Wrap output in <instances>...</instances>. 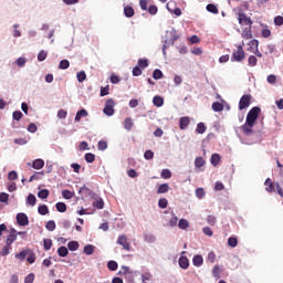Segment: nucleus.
Wrapping results in <instances>:
<instances>
[{
    "label": "nucleus",
    "instance_id": "obj_1",
    "mask_svg": "<svg viewBox=\"0 0 283 283\" xmlns=\"http://www.w3.org/2000/svg\"><path fill=\"white\" fill-rule=\"evenodd\" d=\"M261 112H262V109H260V107H258V106L252 107L248 112L245 122H248L249 125H255Z\"/></svg>",
    "mask_w": 283,
    "mask_h": 283
},
{
    "label": "nucleus",
    "instance_id": "obj_2",
    "mask_svg": "<svg viewBox=\"0 0 283 283\" xmlns=\"http://www.w3.org/2000/svg\"><path fill=\"white\" fill-rule=\"evenodd\" d=\"M264 185H265V191L268 193L275 192V187H276V191H277L279 196H281V198H283V189H282V187H280V184L275 185V184H273V180H271V178H268V179H265Z\"/></svg>",
    "mask_w": 283,
    "mask_h": 283
},
{
    "label": "nucleus",
    "instance_id": "obj_3",
    "mask_svg": "<svg viewBox=\"0 0 283 283\" xmlns=\"http://www.w3.org/2000/svg\"><path fill=\"white\" fill-rule=\"evenodd\" d=\"M247 59V53L244 52V48L242 45H238L237 50L233 51L231 61L232 63H242Z\"/></svg>",
    "mask_w": 283,
    "mask_h": 283
},
{
    "label": "nucleus",
    "instance_id": "obj_4",
    "mask_svg": "<svg viewBox=\"0 0 283 283\" xmlns=\"http://www.w3.org/2000/svg\"><path fill=\"white\" fill-rule=\"evenodd\" d=\"M116 105V102H114L113 98H108L106 102H105V106H104V109H103V113L106 115V116H114V106Z\"/></svg>",
    "mask_w": 283,
    "mask_h": 283
},
{
    "label": "nucleus",
    "instance_id": "obj_5",
    "mask_svg": "<svg viewBox=\"0 0 283 283\" xmlns=\"http://www.w3.org/2000/svg\"><path fill=\"white\" fill-rule=\"evenodd\" d=\"M238 21L239 25H248V28H251L253 25V20H251V18L244 12H239Z\"/></svg>",
    "mask_w": 283,
    "mask_h": 283
},
{
    "label": "nucleus",
    "instance_id": "obj_6",
    "mask_svg": "<svg viewBox=\"0 0 283 283\" xmlns=\"http://www.w3.org/2000/svg\"><path fill=\"white\" fill-rule=\"evenodd\" d=\"M117 244L123 247L124 251H132V243H129V240H127V235L125 234L118 237Z\"/></svg>",
    "mask_w": 283,
    "mask_h": 283
},
{
    "label": "nucleus",
    "instance_id": "obj_7",
    "mask_svg": "<svg viewBox=\"0 0 283 283\" xmlns=\"http://www.w3.org/2000/svg\"><path fill=\"white\" fill-rule=\"evenodd\" d=\"M253 97L251 96V94H245L243 95L240 101H239V109H247V107H249V105H251V99Z\"/></svg>",
    "mask_w": 283,
    "mask_h": 283
},
{
    "label": "nucleus",
    "instance_id": "obj_8",
    "mask_svg": "<svg viewBox=\"0 0 283 283\" xmlns=\"http://www.w3.org/2000/svg\"><path fill=\"white\" fill-rule=\"evenodd\" d=\"M15 219H17V223L19 224V227H28V224H30L28 214H25L23 212L18 213Z\"/></svg>",
    "mask_w": 283,
    "mask_h": 283
},
{
    "label": "nucleus",
    "instance_id": "obj_9",
    "mask_svg": "<svg viewBox=\"0 0 283 283\" xmlns=\"http://www.w3.org/2000/svg\"><path fill=\"white\" fill-rule=\"evenodd\" d=\"M17 238H18L17 229L12 228L10 230L9 235L7 237L6 244H8V247H12V243L17 242Z\"/></svg>",
    "mask_w": 283,
    "mask_h": 283
},
{
    "label": "nucleus",
    "instance_id": "obj_10",
    "mask_svg": "<svg viewBox=\"0 0 283 283\" xmlns=\"http://www.w3.org/2000/svg\"><path fill=\"white\" fill-rule=\"evenodd\" d=\"M254 126L255 124H249V122L245 120V123L241 126V130L243 134H245V136H251V134H253Z\"/></svg>",
    "mask_w": 283,
    "mask_h": 283
},
{
    "label": "nucleus",
    "instance_id": "obj_11",
    "mask_svg": "<svg viewBox=\"0 0 283 283\" xmlns=\"http://www.w3.org/2000/svg\"><path fill=\"white\" fill-rule=\"evenodd\" d=\"M191 123V119L189 117L184 116L179 119V129H185L186 127H189Z\"/></svg>",
    "mask_w": 283,
    "mask_h": 283
},
{
    "label": "nucleus",
    "instance_id": "obj_12",
    "mask_svg": "<svg viewBox=\"0 0 283 283\" xmlns=\"http://www.w3.org/2000/svg\"><path fill=\"white\" fill-rule=\"evenodd\" d=\"M179 266L180 269L187 270L189 269V259L187 256L179 258Z\"/></svg>",
    "mask_w": 283,
    "mask_h": 283
},
{
    "label": "nucleus",
    "instance_id": "obj_13",
    "mask_svg": "<svg viewBox=\"0 0 283 283\" xmlns=\"http://www.w3.org/2000/svg\"><path fill=\"white\" fill-rule=\"evenodd\" d=\"M242 39L249 41V39H253V33L251 32V27L245 28L241 33Z\"/></svg>",
    "mask_w": 283,
    "mask_h": 283
},
{
    "label": "nucleus",
    "instance_id": "obj_14",
    "mask_svg": "<svg viewBox=\"0 0 283 283\" xmlns=\"http://www.w3.org/2000/svg\"><path fill=\"white\" fill-rule=\"evenodd\" d=\"M192 263H193V266H202V264L205 263V259H202V255L197 254L193 256Z\"/></svg>",
    "mask_w": 283,
    "mask_h": 283
},
{
    "label": "nucleus",
    "instance_id": "obj_15",
    "mask_svg": "<svg viewBox=\"0 0 283 283\" xmlns=\"http://www.w3.org/2000/svg\"><path fill=\"white\" fill-rule=\"evenodd\" d=\"M33 169H43L45 167V161L43 159H35L32 163Z\"/></svg>",
    "mask_w": 283,
    "mask_h": 283
},
{
    "label": "nucleus",
    "instance_id": "obj_16",
    "mask_svg": "<svg viewBox=\"0 0 283 283\" xmlns=\"http://www.w3.org/2000/svg\"><path fill=\"white\" fill-rule=\"evenodd\" d=\"M124 14H125V17H127V19H132V17H134V14H135L134 7L126 6L124 8Z\"/></svg>",
    "mask_w": 283,
    "mask_h": 283
},
{
    "label": "nucleus",
    "instance_id": "obj_17",
    "mask_svg": "<svg viewBox=\"0 0 283 283\" xmlns=\"http://www.w3.org/2000/svg\"><path fill=\"white\" fill-rule=\"evenodd\" d=\"M134 127V120H132V117H127L124 120V129L127 132H132V128Z\"/></svg>",
    "mask_w": 283,
    "mask_h": 283
},
{
    "label": "nucleus",
    "instance_id": "obj_18",
    "mask_svg": "<svg viewBox=\"0 0 283 283\" xmlns=\"http://www.w3.org/2000/svg\"><path fill=\"white\" fill-rule=\"evenodd\" d=\"M153 104L155 107H163V105H165V99L161 96H155L153 98Z\"/></svg>",
    "mask_w": 283,
    "mask_h": 283
},
{
    "label": "nucleus",
    "instance_id": "obj_19",
    "mask_svg": "<svg viewBox=\"0 0 283 283\" xmlns=\"http://www.w3.org/2000/svg\"><path fill=\"white\" fill-rule=\"evenodd\" d=\"M38 213H40V216H48V213H50V209L46 205H41L38 207Z\"/></svg>",
    "mask_w": 283,
    "mask_h": 283
},
{
    "label": "nucleus",
    "instance_id": "obj_20",
    "mask_svg": "<svg viewBox=\"0 0 283 283\" xmlns=\"http://www.w3.org/2000/svg\"><path fill=\"white\" fill-rule=\"evenodd\" d=\"M10 251H12V245L6 244V245L2 248V250L0 251V255H1L2 258H6V256L10 255Z\"/></svg>",
    "mask_w": 283,
    "mask_h": 283
},
{
    "label": "nucleus",
    "instance_id": "obj_21",
    "mask_svg": "<svg viewBox=\"0 0 283 283\" xmlns=\"http://www.w3.org/2000/svg\"><path fill=\"white\" fill-rule=\"evenodd\" d=\"M137 66L142 70H145L146 67H149V60L139 59L138 62H137Z\"/></svg>",
    "mask_w": 283,
    "mask_h": 283
},
{
    "label": "nucleus",
    "instance_id": "obj_22",
    "mask_svg": "<svg viewBox=\"0 0 283 283\" xmlns=\"http://www.w3.org/2000/svg\"><path fill=\"white\" fill-rule=\"evenodd\" d=\"M206 10H207L208 12H211V14H218V13L220 12V11L218 10V7H217L216 4H213V3L207 4Z\"/></svg>",
    "mask_w": 283,
    "mask_h": 283
},
{
    "label": "nucleus",
    "instance_id": "obj_23",
    "mask_svg": "<svg viewBox=\"0 0 283 283\" xmlns=\"http://www.w3.org/2000/svg\"><path fill=\"white\" fill-rule=\"evenodd\" d=\"M55 208L60 213H65L67 211V205H65V202H57Z\"/></svg>",
    "mask_w": 283,
    "mask_h": 283
},
{
    "label": "nucleus",
    "instance_id": "obj_24",
    "mask_svg": "<svg viewBox=\"0 0 283 283\" xmlns=\"http://www.w3.org/2000/svg\"><path fill=\"white\" fill-rule=\"evenodd\" d=\"M85 116H87L86 109L78 111L75 115V122L78 123L81 120V118H85Z\"/></svg>",
    "mask_w": 283,
    "mask_h": 283
},
{
    "label": "nucleus",
    "instance_id": "obj_25",
    "mask_svg": "<svg viewBox=\"0 0 283 283\" xmlns=\"http://www.w3.org/2000/svg\"><path fill=\"white\" fill-rule=\"evenodd\" d=\"M69 253L70 251L63 245L57 249V254L60 255V258H67Z\"/></svg>",
    "mask_w": 283,
    "mask_h": 283
},
{
    "label": "nucleus",
    "instance_id": "obj_26",
    "mask_svg": "<svg viewBox=\"0 0 283 283\" xmlns=\"http://www.w3.org/2000/svg\"><path fill=\"white\" fill-rule=\"evenodd\" d=\"M50 196V190L42 189L38 192V198H41V200H45Z\"/></svg>",
    "mask_w": 283,
    "mask_h": 283
},
{
    "label": "nucleus",
    "instance_id": "obj_27",
    "mask_svg": "<svg viewBox=\"0 0 283 283\" xmlns=\"http://www.w3.org/2000/svg\"><path fill=\"white\" fill-rule=\"evenodd\" d=\"M168 191H169V184H161L157 189V193H167Z\"/></svg>",
    "mask_w": 283,
    "mask_h": 283
},
{
    "label": "nucleus",
    "instance_id": "obj_28",
    "mask_svg": "<svg viewBox=\"0 0 283 283\" xmlns=\"http://www.w3.org/2000/svg\"><path fill=\"white\" fill-rule=\"evenodd\" d=\"M211 165H213V167H218V165H220V155L219 154H212Z\"/></svg>",
    "mask_w": 283,
    "mask_h": 283
},
{
    "label": "nucleus",
    "instance_id": "obj_29",
    "mask_svg": "<svg viewBox=\"0 0 283 283\" xmlns=\"http://www.w3.org/2000/svg\"><path fill=\"white\" fill-rule=\"evenodd\" d=\"M41 176H45L43 171L35 172L29 178V182H34V180H41Z\"/></svg>",
    "mask_w": 283,
    "mask_h": 283
},
{
    "label": "nucleus",
    "instance_id": "obj_30",
    "mask_svg": "<svg viewBox=\"0 0 283 283\" xmlns=\"http://www.w3.org/2000/svg\"><path fill=\"white\" fill-rule=\"evenodd\" d=\"M228 247H231V249H235V247H238V238L230 237L228 239Z\"/></svg>",
    "mask_w": 283,
    "mask_h": 283
},
{
    "label": "nucleus",
    "instance_id": "obj_31",
    "mask_svg": "<svg viewBox=\"0 0 283 283\" xmlns=\"http://www.w3.org/2000/svg\"><path fill=\"white\" fill-rule=\"evenodd\" d=\"M212 109L213 112H222L224 109V105H222L220 102H214L212 104Z\"/></svg>",
    "mask_w": 283,
    "mask_h": 283
},
{
    "label": "nucleus",
    "instance_id": "obj_32",
    "mask_svg": "<svg viewBox=\"0 0 283 283\" xmlns=\"http://www.w3.org/2000/svg\"><path fill=\"white\" fill-rule=\"evenodd\" d=\"M205 132H207V126L205 125V123L197 124L196 133L205 134Z\"/></svg>",
    "mask_w": 283,
    "mask_h": 283
},
{
    "label": "nucleus",
    "instance_id": "obj_33",
    "mask_svg": "<svg viewBox=\"0 0 283 283\" xmlns=\"http://www.w3.org/2000/svg\"><path fill=\"white\" fill-rule=\"evenodd\" d=\"M248 65L250 67H255V65H258V57H255L254 55H250L248 59Z\"/></svg>",
    "mask_w": 283,
    "mask_h": 283
},
{
    "label": "nucleus",
    "instance_id": "obj_34",
    "mask_svg": "<svg viewBox=\"0 0 283 283\" xmlns=\"http://www.w3.org/2000/svg\"><path fill=\"white\" fill-rule=\"evenodd\" d=\"M27 202L30 205V207H34V205H36V197L32 193H30L27 197Z\"/></svg>",
    "mask_w": 283,
    "mask_h": 283
},
{
    "label": "nucleus",
    "instance_id": "obj_35",
    "mask_svg": "<svg viewBox=\"0 0 283 283\" xmlns=\"http://www.w3.org/2000/svg\"><path fill=\"white\" fill-rule=\"evenodd\" d=\"M45 229L48 231H54L56 229V222H54V220L48 221L45 224Z\"/></svg>",
    "mask_w": 283,
    "mask_h": 283
},
{
    "label": "nucleus",
    "instance_id": "obj_36",
    "mask_svg": "<svg viewBox=\"0 0 283 283\" xmlns=\"http://www.w3.org/2000/svg\"><path fill=\"white\" fill-rule=\"evenodd\" d=\"M163 76L164 74H163V71H160V69H157L153 72V78H155V81H160Z\"/></svg>",
    "mask_w": 283,
    "mask_h": 283
},
{
    "label": "nucleus",
    "instance_id": "obj_37",
    "mask_svg": "<svg viewBox=\"0 0 283 283\" xmlns=\"http://www.w3.org/2000/svg\"><path fill=\"white\" fill-rule=\"evenodd\" d=\"M168 205H169V201L167 200V198H161L158 201L159 209H167Z\"/></svg>",
    "mask_w": 283,
    "mask_h": 283
},
{
    "label": "nucleus",
    "instance_id": "obj_38",
    "mask_svg": "<svg viewBox=\"0 0 283 283\" xmlns=\"http://www.w3.org/2000/svg\"><path fill=\"white\" fill-rule=\"evenodd\" d=\"M67 249H69V251H77V249H78V242H76V241H70V242L67 243Z\"/></svg>",
    "mask_w": 283,
    "mask_h": 283
},
{
    "label": "nucleus",
    "instance_id": "obj_39",
    "mask_svg": "<svg viewBox=\"0 0 283 283\" xmlns=\"http://www.w3.org/2000/svg\"><path fill=\"white\" fill-rule=\"evenodd\" d=\"M84 253L86 255H94V245L87 244L84 247Z\"/></svg>",
    "mask_w": 283,
    "mask_h": 283
},
{
    "label": "nucleus",
    "instance_id": "obj_40",
    "mask_svg": "<svg viewBox=\"0 0 283 283\" xmlns=\"http://www.w3.org/2000/svg\"><path fill=\"white\" fill-rule=\"evenodd\" d=\"M43 248L45 251H50L52 249V239H44Z\"/></svg>",
    "mask_w": 283,
    "mask_h": 283
},
{
    "label": "nucleus",
    "instance_id": "obj_41",
    "mask_svg": "<svg viewBox=\"0 0 283 283\" xmlns=\"http://www.w3.org/2000/svg\"><path fill=\"white\" fill-rule=\"evenodd\" d=\"M86 163H94L96 160V155L95 154H92V153H87L85 156H84Z\"/></svg>",
    "mask_w": 283,
    "mask_h": 283
},
{
    "label": "nucleus",
    "instance_id": "obj_42",
    "mask_svg": "<svg viewBox=\"0 0 283 283\" xmlns=\"http://www.w3.org/2000/svg\"><path fill=\"white\" fill-rule=\"evenodd\" d=\"M161 178H164V180H169V178H171V170L169 169H164L161 171Z\"/></svg>",
    "mask_w": 283,
    "mask_h": 283
},
{
    "label": "nucleus",
    "instance_id": "obj_43",
    "mask_svg": "<svg viewBox=\"0 0 283 283\" xmlns=\"http://www.w3.org/2000/svg\"><path fill=\"white\" fill-rule=\"evenodd\" d=\"M205 159L202 158V157H197L196 159H195V167H198V168H200V167H205Z\"/></svg>",
    "mask_w": 283,
    "mask_h": 283
},
{
    "label": "nucleus",
    "instance_id": "obj_44",
    "mask_svg": "<svg viewBox=\"0 0 283 283\" xmlns=\"http://www.w3.org/2000/svg\"><path fill=\"white\" fill-rule=\"evenodd\" d=\"M179 229H182L185 231V229L189 228V221H187L186 219H181L178 223Z\"/></svg>",
    "mask_w": 283,
    "mask_h": 283
},
{
    "label": "nucleus",
    "instance_id": "obj_45",
    "mask_svg": "<svg viewBox=\"0 0 283 283\" xmlns=\"http://www.w3.org/2000/svg\"><path fill=\"white\" fill-rule=\"evenodd\" d=\"M76 78L78 81V83H83V81H85V78H87V75L85 74V71H81L76 74Z\"/></svg>",
    "mask_w": 283,
    "mask_h": 283
},
{
    "label": "nucleus",
    "instance_id": "obj_46",
    "mask_svg": "<svg viewBox=\"0 0 283 283\" xmlns=\"http://www.w3.org/2000/svg\"><path fill=\"white\" fill-rule=\"evenodd\" d=\"M107 266L109 271H116L118 269V263L116 261H108Z\"/></svg>",
    "mask_w": 283,
    "mask_h": 283
},
{
    "label": "nucleus",
    "instance_id": "obj_47",
    "mask_svg": "<svg viewBox=\"0 0 283 283\" xmlns=\"http://www.w3.org/2000/svg\"><path fill=\"white\" fill-rule=\"evenodd\" d=\"M45 59H48V52H45L44 50L40 51L38 54V61L43 62L45 61Z\"/></svg>",
    "mask_w": 283,
    "mask_h": 283
},
{
    "label": "nucleus",
    "instance_id": "obj_48",
    "mask_svg": "<svg viewBox=\"0 0 283 283\" xmlns=\"http://www.w3.org/2000/svg\"><path fill=\"white\" fill-rule=\"evenodd\" d=\"M93 207H95V209H103V207H105V202L103 201V199H98L93 202Z\"/></svg>",
    "mask_w": 283,
    "mask_h": 283
},
{
    "label": "nucleus",
    "instance_id": "obj_49",
    "mask_svg": "<svg viewBox=\"0 0 283 283\" xmlns=\"http://www.w3.org/2000/svg\"><path fill=\"white\" fill-rule=\"evenodd\" d=\"M67 67H70V61H67V60H62V61L60 62L59 69H60V70H67Z\"/></svg>",
    "mask_w": 283,
    "mask_h": 283
},
{
    "label": "nucleus",
    "instance_id": "obj_50",
    "mask_svg": "<svg viewBox=\"0 0 283 283\" xmlns=\"http://www.w3.org/2000/svg\"><path fill=\"white\" fill-rule=\"evenodd\" d=\"M143 75V69L140 66L133 67V76H142Z\"/></svg>",
    "mask_w": 283,
    "mask_h": 283
},
{
    "label": "nucleus",
    "instance_id": "obj_51",
    "mask_svg": "<svg viewBox=\"0 0 283 283\" xmlns=\"http://www.w3.org/2000/svg\"><path fill=\"white\" fill-rule=\"evenodd\" d=\"M97 148L99 149V151H105V149H107V142L105 140L98 142Z\"/></svg>",
    "mask_w": 283,
    "mask_h": 283
},
{
    "label": "nucleus",
    "instance_id": "obj_52",
    "mask_svg": "<svg viewBox=\"0 0 283 283\" xmlns=\"http://www.w3.org/2000/svg\"><path fill=\"white\" fill-rule=\"evenodd\" d=\"M13 120H20L21 118H23V113H21V111H15L12 114Z\"/></svg>",
    "mask_w": 283,
    "mask_h": 283
},
{
    "label": "nucleus",
    "instance_id": "obj_53",
    "mask_svg": "<svg viewBox=\"0 0 283 283\" xmlns=\"http://www.w3.org/2000/svg\"><path fill=\"white\" fill-rule=\"evenodd\" d=\"M28 255V251H21L18 254H15L17 260H21V262H23V260H25V256Z\"/></svg>",
    "mask_w": 283,
    "mask_h": 283
},
{
    "label": "nucleus",
    "instance_id": "obj_54",
    "mask_svg": "<svg viewBox=\"0 0 283 283\" xmlns=\"http://www.w3.org/2000/svg\"><path fill=\"white\" fill-rule=\"evenodd\" d=\"M207 222H208V224H210V227H214V224L217 222L216 216H212V214L208 216Z\"/></svg>",
    "mask_w": 283,
    "mask_h": 283
},
{
    "label": "nucleus",
    "instance_id": "obj_55",
    "mask_svg": "<svg viewBox=\"0 0 283 283\" xmlns=\"http://www.w3.org/2000/svg\"><path fill=\"white\" fill-rule=\"evenodd\" d=\"M109 94V85L101 87L99 96H107Z\"/></svg>",
    "mask_w": 283,
    "mask_h": 283
},
{
    "label": "nucleus",
    "instance_id": "obj_56",
    "mask_svg": "<svg viewBox=\"0 0 283 283\" xmlns=\"http://www.w3.org/2000/svg\"><path fill=\"white\" fill-rule=\"evenodd\" d=\"M212 275H213V277H217L218 280H220V266L214 265V268L212 270Z\"/></svg>",
    "mask_w": 283,
    "mask_h": 283
},
{
    "label": "nucleus",
    "instance_id": "obj_57",
    "mask_svg": "<svg viewBox=\"0 0 283 283\" xmlns=\"http://www.w3.org/2000/svg\"><path fill=\"white\" fill-rule=\"evenodd\" d=\"M144 158L146 160H154V151L151 150H146L145 154H144Z\"/></svg>",
    "mask_w": 283,
    "mask_h": 283
},
{
    "label": "nucleus",
    "instance_id": "obj_58",
    "mask_svg": "<svg viewBox=\"0 0 283 283\" xmlns=\"http://www.w3.org/2000/svg\"><path fill=\"white\" fill-rule=\"evenodd\" d=\"M148 12L154 15V14H158V7L156 4H151L149 8H148Z\"/></svg>",
    "mask_w": 283,
    "mask_h": 283
},
{
    "label": "nucleus",
    "instance_id": "obj_59",
    "mask_svg": "<svg viewBox=\"0 0 283 283\" xmlns=\"http://www.w3.org/2000/svg\"><path fill=\"white\" fill-rule=\"evenodd\" d=\"M24 283H34V273H30L24 277Z\"/></svg>",
    "mask_w": 283,
    "mask_h": 283
},
{
    "label": "nucleus",
    "instance_id": "obj_60",
    "mask_svg": "<svg viewBox=\"0 0 283 283\" xmlns=\"http://www.w3.org/2000/svg\"><path fill=\"white\" fill-rule=\"evenodd\" d=\"M36 129H38L36 124L34 123L29 124L28 132H30V134H35Z\"/></svg>",
    "mask_w": 283,
    "mask_h": 283
},
{
    "label": "nucleus",
    "instance_id": "obj_61",
    "mask_svg": "<svg viewBox=\"0 0 283 283\" xmlns=\"http://www.w3.org/2000/svg\"><path fill=\"white\" fill-rule=\"evenodd\" d=\"M62 196H63V198H65V200H71V198H72V191H70V190H63V191H62Z\"/></svg>",
    "mask_w": 283,
    "mask_h": 283
},
{
    "label": "nucleus",
    "instance_id": "obj_62",
    "mask_svg": "<svg viewBox=\"0 0 283 283\" xmlns=\"http://www.w3.org/2000/svg\"><path fill=\"white\" fill-rule=\"evenodd\" d=\"M9 198H10V195L6 192L0 193V202H8Z\"/></svg>",
    "mask_w": 283,
    "mask_h": 283
},
{
    "label": "nucleus",
    "instance_id": "obj_63",
    "mask_svg": "<svg viewBox=\"0 0 283 283\" xmlns=\"http://www.w3.org/2000/svg\"><path fill=\"white\" fill-rule=\"evenodd\" d=\"M274 24L275 25H283V17L282 15H276L274 18Z\"/></svg>",
    "mask_w": 283,
    "mask_h": 283
},
{
    "label": "nucleus",
    "instance_id": "obj_64",
    "mask_svg": "<svg viewBox=\"0 0 283 283\" xmlns=\"http://www.w3.org/2000/svg\"><path fill=\"white\" fill-rule=\"evenodd\" d=\"M196 196H197V198H202L203 196H206L205 189L203 188H198L196 190Z\"/></svg>",
    "mask_w": 283,
    "mask_h": 283
}]
</instances>
